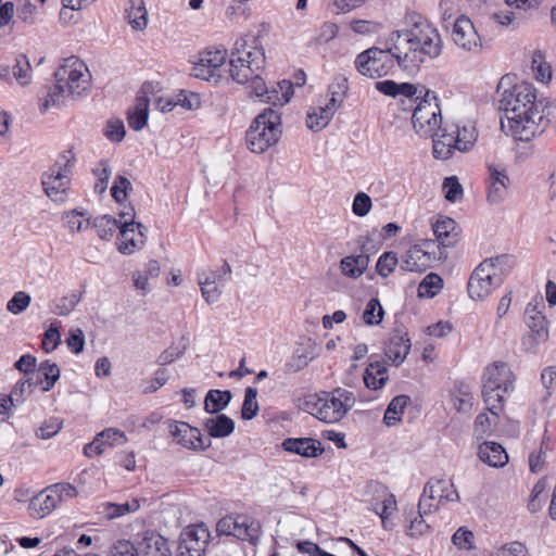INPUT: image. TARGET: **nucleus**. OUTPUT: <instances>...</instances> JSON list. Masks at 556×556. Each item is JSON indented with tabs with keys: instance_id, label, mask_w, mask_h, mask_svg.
Segmentation results:
<instances>
[{
	"instance_id": "obj_1",
	"label": "nucleus",
	"mask_w": 556,
	"mask_h": 556,
	"mask_svg": "<svg viewBox=\"0 0 556 556\" xmlns=\"http://www.w3.org/2000/svg\"><path fill=\"white\" fill-rule=\"evenodd\" d=\"M388 42L395 53L396 64L407 73L418 71L427 56L435 58L442 49L437 28L419 15H409L404 28L390 33Z\"/></svg>"
},
{
	"instance_id": "obj_2",
	"label": "nucleus",
	"mask_w": 556,
	"mask_h": 556,
	"mask_svg": "<svg viewBox=\"0 0 556 556\" xmlns=\"http://www.w3.org/2000/svg\"><path fill=\"white\" fill-rule=\"evenodd\" d=\"M535 88L529 83L516 84L500 94L501 127L508 129L511 136L521 141H529L544 130L543 116L536 104Z\"/></svg>"
},
{
	"instance_id": "obj_3",
	"label": "nucleus",
	"mask_w": 556,
	"mask_h": 556,
	"mask_svg": "<svg viewBox=\"0 0 556 556\" xmlns=\"http://www.w3.org/2000/svg\"><path fill=\"white\" fill-rule=\"evenodd\" d=\"M376 89L386 96L400 98L403 105L418 100L413 111L412 123L419 136L433 137L440 129L442 115L434 91L410 83H396L390 79L377 81Z\"/></svg>"
},
{
	"instance_id": "obj_4",
	"label": "nucleus",
	"mask_w": 556,
	"mask_h": 556,
	"mask_svg": "<svg viewBox=\"0 0 556 556\" xmlns=\"http://www.w3.org/2000/svg\"><path fill=\"white\" fill-rule=\"evenodd\" d=\"M353 392L337 388L325 392L323 396L311 395L305 399L303 409L327 424L340 421L355 405Z\"/></svg>"
},
{
	"instance_id": "obj_5",
	"label": "nucleus",
	"mask_w": 556,
	"mask_h": 556,
	"mask_svg": "<svg viewBox=\"0 0 556 556\" xmlns=\"http://www.w3.org/2000/svg\"><path fill=\"white\" fill-rule=\"evenodd\" d=\"M281 136L280 114L273 109H265L252 122L247 130L245 141L253 153H263L276 144Z\"/></svg>"
},
{
	"instance_id": "obj_6",
	"label": "nucleus",
	"mask_w": 556,
	"mask_h": 556,
	"mask_svg": "<svg viewBox=\"0 0 556 556\" xmlns=\"http://www.w3.org/2000/svg\"><path fill=\"white\" fill-rule=\"evenodd\" d=\"M248 39L239 38L236 40L230 62L229 73L231 78L239 83L245 84L253 78L256 73L263 71L265 66V52L262 47H253L252 50H247Z\"/></svg>"
},
{
	"instance_id": "obj_7",
	"label": "nucleus",
	"mask_w": 556,
	"mask_h": 556,
	"mask_svg": "<svg viewBox=\"0 0 556 556\" xmlns=\"http://www.w3.org/2000/svg\"><path fill=\"white\" fill-rule=\"evenodd\" d=\"M76 488L71 483L59 482L51 484L31 497L28 510L36 519H42L50 515L60 504L76 497Z\"/></svg>"
},
{
	"instance_id": "obj_8",
	"label": "nucleus",
	"mask_w": 556,
	"mask_h": 556,
	"mask_svg": "<svg viewBox=\"0 0 556 556\" xmlns=\"http://www.w3.org/2000/svg\"><path fill=\"white\" fill-rule=\"evenodd\" d=\"M54 78L65 85L68 96L73 99L85 96L90 88V74L84 62L77 58H68L55 71Z\"/></svg>"
},
{
	"instance_id": "obj_9",
	"label": "nucleus",
	"mask_w": 556,
	"mask_h": 556,
	"mask_svg": "<svg viewBox=\"0 0 556 556\" xmlns=\"http://www.w3.org/2000/svg\"><path fill=\"white\" fill-rule=\"evenodd\" d=\"M387 49L369 48L357 55L355 64L357 71L369 77L387 75L396 63V56L391 51V45L386 41Z\"/></svg>"
},
{
	"instance_id": "obj_10",
	"label": "nucleus",
	"mask_w": 556,
	"mask_h": 556,
	"mask_svg": "<svg viewBox=\"0 0 556 556\" xmlns=\"http://www.w3.org/2000/svg\"><path fill=\"white\" fill-rule=\"evenodd\" d=\"M211 533L203 523L188 526L179 536L177 556H205Z\"/></svg>"
},
{
	"instance_id": "obj_11",
	"label": "nucleus",
	"mask_w": 556,
	"mask_h": 556,
	"mask_svg": "<svg viewBox=\"0 0 556 556\" xmlns=\"http://www.w3.org/2000/svg\"><path fill=\"white\" fill-rule=\"evenodd\" d=\"M492 270V264L489 262H481L475 268L467 285L468 294L472 300H484L502 285L501 279Z\"/></svg>"
},
{
	"instance_id": "obj_12",
	"label": "nucleus",
	"mask_w": 556,
	"mask_h": 556,
	"mask_svg": "<svg viewBox=\"0 0 556 556\" xmlns=\"http://www.w3.org/2000/svg\"><path fill=\"white\" fill-rule=\"evenodd\" d=\"M261 526L245 516H227L217 523V531L220 534L232 535L242 541H249L255 545L260 539Z\"/></svg>"
},
{
	"instance_id": "obj_13",
	"label": "nucleus",
	"mask_w": 556,
	"mask_h": 556,
	"mask_svg": "<svg viewBox=\"0 0 556 556\" xmlns=\"http://www.w3.org/2000/svg\"><path fill=\"white\" fill-rule=\"evenodd\" d=\"M118 251L123 254H132L144 244V227L134 222V215L123 212L119 215Z\"/></svg>"
},
{
	"instance_id": "obj_14",
	"label": "nucleus",
	"mask_w": 556,
	"mask_h": 556,
	"mask_svg": "<svg viewBox=\"0 0 556 556\" xmlns=\"http://www.w3.org/2000/svg\"><path fill=\"white\" fill-rule=\"evenodd\" d=\"M168 429L176 442L188 450L204 451L211 446V441L202 437L200 429L187 422L172 421Z\"/></svg>"
},
{
	"instance_id": "obj_15",
	"label": "nucleus",
	"mask_w": 556,
	"mask_h": 556,
	"mask_svg": "<svg viewBox=\"0 0 556 556\" xmlns=\"http://www.w3.org/2000/svg\"><path fill=\"white\" fill-rule=\"evenodd\" d=\"M452 39L454 43L469 52H478L481 48V38L469 17L458 16L452 29Z\"/></svg>"
},
{
	"instance_id": "obj_16",
	"label": "nucleus",
	"mask_w": 556,
	"mask_h": 556,
	"mask_svg": "<svg viewBox=\"0 0 556 556\" xmlns=\"http://www.w3.org/2000/svg\"><path fill=\"white\" fill-rule=\"evenodd\" d=\"M226 50H206L199 54L193 64L191 75L195 78L210 80L226 61Z\"/></svg>"
},
{
	"instance_id": "obj_17",
	"label": "nucleus",
	"mask_w": 556,
	"mask_h": 556,
	"mask_svg": "<svg viewBox=\"0 0 556 556\" xmlns=\"http://www.w3.org/2000/svg\"><path fill=\"white\" fill-rule=\"evenodd\" d=\"M488 172L486 200L489 203L498 204L506 198L509 178L505 168L494 164L488 165Z\"/></svg>"
},
{
	"instance_id": "obj_18",
	"label": "nucleus",
	"mask_w": 556,
	"mask_h": 556,
	"mask_svg": "<svg viewBox=\"0 0 556 556\" xmlns=\"http://www.w3.org/2000/svg\"><path fill=\"white\" fill-rule=\"evenodd\" d=\"M433 261L434 256L430 252L415 244L401 256L400 267L405 271H425Z\"/></svg>"
},
{
	"instance_id": "obj_19",
	"label": "nucleus",
	"mask_w": 556,
	"mask_h": 556,
	"mask_svg": "<svg viewBox=\"0 0 556 556\" xmlns=\"http://www.w3.org/2000/svg\"><path fill=\"white\" fill-rule=\"evenodd\" d=\"M490 380L504 393H508L514 389V374L505 363H494L485 368L483 384H489Z\"/></svg>"
},
{
	"instance_id": "obj_20",
	"label": "nucleus",
	"mask_w": 556,
	"mask_h": 556,
	"mask_svg": "<svg viewBox=\"0 0 556 556\" xmlns=\"http://www.w3.org/2000/svg\"><path fill=\"white\" fill-rule=\"evenodd\" d=\"M42 187L46 194L53 201H62L68 185L67 177L62 173L60 166L50 168L42 177Z\"/></svg>"
},
{
	"instance_id": "obj_21",
	"label": "nucleus",
	"mask_w": 556,
	"mask_h": 556,
	"mask_svg": "<svg viewBox=\"0 0 556 556\" xmlns=\"http://www.w3.org/2000/svg\"><path fill=\"white\" fill-rule=\"evenodd\" d=\"M138 551L140 556H172L168 541L154 531L143 533Z\"/></svg>"
},
{
	"instance_id": "obj_22",
	"label": "nucleus",
	"mask_w": 556,
	"mask_h": 556,
	"mask_svg": "<svg viewBox=\"0 0 556 556\" xmlns=\"http://www.w3.org/2000/svg\"><path fill=\"white\" fill-rule=\"evenodd\" d=\"M281 445L285 451L303 457H317L324 452L321 443L312 438H288Z\"/></svg>"
},
{
	"instance_id": "obj_23",
	"label": "nucleus",
	"mask_w": 556,
	"mask_h": 556,
	"mask_svg": "<svg viewBox=\"0 0 556 556\" xmlns=\"http://www.w3.org/2000/svg\"><path fill=\"white\" fill-rule=\"evenodd\" d=\"M424 489L425 493H429L430 498L437 500L440 505L446 502L459 501V494L451 481L443 479L430 480Z\"/></svg>"
},
{
	"instance_id": "obj_24",
	"label": "nucleus",
	"mask_w": 556,
	"mask_h": 556,
	"mask_svg": "<svg viewBox=\"0 0 556 556\" xmlns=\"http://www.w3.org/2000/svg\"><path fill=\"white\" fill-rule=\"evenodd\" d=\"M140 509V500L134 497L126 503L116 504L112 502H104L98 506V513L106 520H114L127 514L136 513Z\"/></svg>"
},
{
	"instance_id": "obj_25",
	"label": "nucleus",
	"mask_w": 556,
	"mask_h": 556,
	"mask_svg": "<svg viewBox=\"0 0 556 556\" xmlns=\"http://www.w3.org/2000/svg\"><path fill=\"white\" fill-rule=\"evenodd\" d=\"M478 456L480 460L491 467H503L508 462V455L504 447L492 441L480 444Z\"/></svg>"
},
{
	"instance_id": "obj_26",
	"label": "nucleus",
	"mask_w": 556,
	"mask_h": 556,
	"mask_svg": "<svg viewBox=\"0 0 556 556\" xmlns=\"http://www.w3.org/2000/svg\"><path fill=\"white\" fill-rule=\"evenodd\" d=\"M410 350L409 339L401 333H394L389 338L384 348L386 356L392 361L394 365L404 362Z\"/></svg>"
},
{
	"instance_id": "obj_27",
	"label": "nucleus",
	"mask_w": 556,
	"mask_h": 556,
	"mask_svg": "<svg viewBox=\"0 0 556 556\" xmlns=\"http://www.w3.org/2000/svg\"><path fill=\"white\" fill-rule=\"evenodd\" d=\"M338 109V106L329 101L324 105H319L307 114L306 126L314 131L321 130L329 124Z\"/></svg>"
},
{
	"instance_id": "obj_28",
	"label": "nucleus",
	"mask_w": 556,
	"mask_h": 556,
	"mask_svg": "<svg viewBox=\"0 0 556 556\" xmlns=\"http://www.w3.org/2000/svg\"><path fill=\"white\" fill-rule=\"evenodd\" d=\"M438 242L443 247H451L457 240L456 223L450 217H441L432 225Z\"/></svg>"
},
{
	"instance_id": "obj_29",
	"label": "nucleus",
	"mask_w": 556,
	"mask_h": 556,
	"mask_svg": "<svg viewBox=\"0 0 556 556\" xmlns=\"http://www.w3.org/2000/svg\"><path fill=\"white\" fill-rule=\"evenodd\" d=\"M126 18L135 30H143L148 25V11L143 0H128L126 8Z\"/></svg>"
},
{
	"instance_id": "obj_30",
	"label": "nucleus",
	"mask_w": 556,
	"mask_h": 556,
	"mask_svg": "<svg viewBox=\"0 0 556 556\" xmlns=\"http://www.w3.org/2000/svg\"><path fill=\"white\" fill-rule=\"evenodd\" d=\"M369 265V256L365 253L349 255L341 260L340 269L343 276L356 279L361 277Z\"/></svg>"
},
{
	"instance_id": "obj_31",
	"label": "nucleus",
	"mask_w": 556,
	"mask_h": 556,
	"mask_svg": "<svg viewBox=\"0 0 556 556\" xmlns=\"http://www.w3.org/2000/svg\"><path fill=\"white\" fill-rule=\"evenodd\" d=\"M203 427L212 438H226L233 432L235 421L228 416L220 414L216 417L206 418Z\"/></svg>"
},
{
	"instance_id": "obj_32",
	"label": "nucleus",
	"mask_w": 556,
	"mask_h": 556,
	"mask_svg": "<svg viewBox=\"0 0 556 556\" xmlns=\"http://www.w3.org/2000/svg\"><path fill=\"white\" fill-rule=\"evenodd\" d=\"M388 380V369L383 362L370 363L364 372V382L371 390L381 389Z\"/></svg>"
},
{
	"instance_id": "obj_33",
	"label": "nucleus",
	"mask_w": 556,
	"mask_h": 556,
	"mask_svg": "<svg viewBox=\"0 0 556 556\" xmlns=\"http://www.w3.org/2000/svg\"><path fill=\"white\" fill-rule=\"evenodd\" d=\"M149 100L144 96H138L134 108L128 111V125L131 129L141 130L148 122Z\"/></svg>"
},
{
	"instance_id": "obj_34",
	"label": "nucleus",
	"mask_w": 556,
	"mask_h": 556,
	"mask_svg": "<svg viewBox=\"0 0 556 556\" xmlns=\"http://www.w3.org/2000/svg\"><path fill=\"white\" fill-rule=\"evenodd\" d=\"M504 393L498 387L490 380L489 384L482 386V395L488 410L495 417L498 416L504 407Z\"/></svg>"
},
{
	"instance_id": "obj_35",
	"label": "nucleus",
	"mask_w": 556,
	"mask_h": 556,
	"mask_svg": "<svg viewBox=\"0 0 556 556\" xmlns=\"http://www.w3.org/2000/svg\"><path fill=\"white\" fill-rule=\"evenodd\" d=\"M232 394L228 390H210L204 400V410L208 414H217L228 406Z\"/></svg>"
},
{
	"instance_id": "obj_36",
	"label": "nucleus",
	"mask_w": 556,
	"mask_h": 556,
	"mask_svg": "<svg viewBox=\"0 0 556 556\" xmlns=\"http://www.w3.org/2000/svg\"><path fill=\"white\" fill-rule=\"evenodd\" d=\"M68 97L65 85L55 80V84L49 88L48 93L41 103L40 111L45 113L51 108H62L65 105Z\"/></svg>"
},
{
	"instance_id": "obj_37",
	"label": "nucleus",
	"mask_w": 556,
	"mask_h": 556,
	"mask_svg": "<svg viewBox=\"0 0 556 556\" xmlns=\"http://www.w3.org/2000/svg\"><path fill=\"white\" fill-rule=\"evenodd\" d=\"M279 90L276 88L268 89L262 102L271 103L273 105H285L293 96V86L289 80H282L278 84Z\"/></svg>"
},
{
	"instance_id": "obj_38",
	"label": "nucleus",
	"mask_w": 556,
	"mask_h": 556,
	"mask_svg": "<svg viewBox=\"0 0 556 556\" xmlns=\"http://www.w3.org/2000/svg\"><path fill=\"white\" fill-rule=\"evenodd\" d=\"M455 131L456 150L460 152L469 151L477 140V131L472 125L452 126Z\"/></svg>"
},
{
	"instance_id": "obj_39",
	"label": "nucleus",
	"mask_w": 556,
	"mask_h": 556,
	"mask_svg": "<svg viewBox=\"0 0 556 556\" xmlns=\"http://www.w3.org/2000/svg\"><path fill=\"white\" fill-rule=\"evenodd\" d=\"M409 401L410 399L407 395H397L390 402L383 416V421L387 426H393L396 421L401 420L404 408Z\"/></svg>"
},
{
	"instance_id": "obj_40",
	"label": "nucleus",
	"mask_w": 556,
	"mask_h": 556,
	"mask_svg": "<svg viewBox=\"0 0 556 556\" xmlns=\"http://www.w3.org/2000/svg\"><path fill=\"white\" fill-rule=\"evenodd\" d=\"M231 267L227 261H224L222 267L216 270H204L198 275V282H211V285L218 283L224 287V283L229 280Z\"/></svg>"
},
{
	"instance_id": "obj_41",
	"label": "nucleus",
	"mask_w": 556,
	"mask_h": 556,
	"mask_svg": "<svg viewBox=\"0 0 556 556\" xmlns=\"http://www.w3.org/2000/svg\"><path fill=\"white\" fill-rule=\"evenodd\" d=\"M442 287V278L434 273H430L419 283L418 296L431 299L441 291Z\"/></svg>"
},
{
	"instance_id": "obj_42",
	"label": "nucleus",
	"mask_w": 556,
	"mask_h": 556,
	"mask_svg": "<svg viewBox=\"0 0 556 556\" xmlns=\"http://www.w3.org/2000/svg\"><path fill=\"white\" fill-rule=\"evenodd\" d=\"M31 72L33 70L28 59L25 55L20 54L12 67V75L18 85L22 87L29 85L31 83Z\"/></svg>"
},
{
	"instance_id": "obj_43",
	"label": "nucleus",
	"mask_w": 556,
	"mask_h": 556,
	"mask_svg": "<svg viewBox=\"0 0 556 556\" xmlns=\"http://www.w3.org/2000/svg\"><path fill=\"white\" fill-rule=\"evenodd\" d=\"M93 227L97 229L100 239L110 240L115 229L119 228V219L113 218L110 215H102L94 218Z\"/></svg>"
},
{
	"instance_id": "obj_44",
	"label": "nucleus",
	"mask_w": 556,
	"mask_h": 556,
	"mask_svg": "<svg viewBox=\"0 0 556 556\" xmlns=\"http://www.w3.org/2000/svg\"><path fill=\"white\" fill-rule=\"evenodd\" d=\"M525 315L529 331L548 332L545 316L538 309L536 305L529 303Z\"/></svg>"
},
{
	"instance_id": "obj_45",
	"label": "nucleus",
	"mask_w": 556,
	"mask_h": 556,
	"mask_svg": "<svg viewBox=\"0 0 556 556\" xmlns=\"http://www.w3.org/2000/svg\"><path fill=\"white\" fill-rule=\"evenodd\" d=\"M349 84L344 76H336L332 83L328 87V93L330 96L329 102L340 108L348 93Z\"/></svg>"
},
{
	"instance_id": "obj_46",
	"label": "nucleus",
	"mask_w": 556,
	"mask_h": 556,
	"mask_svg": "<svg viewBox=\"0 0 556 556\" xmlns=\"http://www.w3.org/2000/svg\"><path fill=\"white\" fill-rule=\"evenodd\" d=\"M38 379L43 378L42 391H49L60 378V369L55 363L42 362L37 370Z\"/></svg>"
},
{
	"instance_id": "obj_47",
	"label": "nucleus",
	"mask_w": 556,
	"mask_h": 556,
	"mask_svg": "<svg viewBox=\"0 0 556 556\" xmlns=\"http://www.w3.org/2000/svg\"><path fill=\"white\" fill-rule=\"evenodd\" d=\"M257 390L249 387L244 392V400L241 408V417L244 420H251L256 416L260 407L257 403Z\"/></svg>"
},
{
	"instance_id": "obj_48",
	"label": "nucleus",
	"mask_w": 556,
	"mask_h": 556,
	"mask_svg": "<svg viewBox=\"0 0 556 556\" xmlns=\"http://www.w3.org/2000/svg\"><path fill=\"white\" fill-rule=\"evenodd\" d=\"M483 262H489L492 264V271H494L496 277L501 279V283H503L504 277L511 270L515 265L514 257L507 254L490 257Z\"/></svg>"
},
{
	"instance_id": "obj_49",
	"label": "nucleus",
	"mask_w": 556,
	"mask_h": 556,
	"mask_svg": "<svg viewBox=\"0 0 556 556\" xmlns=\"http://www.w3.org/2000/svg\"><path fill=\"white\" fill-rule=\"evenodd\" d=\"M80 300V294L77 292H72L68 295L62 296L55 300L52 313L59 316H66L74 311Z\"/></svg>"
},
{
	"instance_id": "obj_50",
	"label": "nucleus",
	"mask_w": 556,
	"mask_h": 556,
	"mask_svg": "<svg viewBox=\"0 0 556 556\" xmlns=\"http://www.w3.org/2000/svg\"><path fill=\"white\" fill-rule=\"evenodd\" d=\"M451 401L453 407L458 413L466 414L469 413L472 408L473 396L467 389L462 387L451 394Z\"/></svg>"
},
{
	"instance_id": "obj_51",
	"label": "nucleus",
	"mask_w": 556,
	"mask_h": 556,
	"mask_svg": "<svg viewBox=\"0 0 556 556\" xmlns=\"http://www.w3.org/2000/svg\"><path fill=\"white\" fill-rule=\"evenodd\" d=\"M401 263L399 261L397 254L393 251H388L382 253L376 264L377 273L381 277H388L391 273L394 271L397 264Z\"/></svg>"
},
{
	"instance_id": "obj_52",
	"label": "nucleus",
	"mask_w": 556,
	"mask_h": 556,
	"mask_svg": "<svg viewBox=\"0 0 556 556\" xmlns=\"http://www.w3.org/2000/svg\"><path fill=\"white\" fill-rule=\"evenodd\" d=\"M383 308L378 299H370L363 313V319L367 325H379L383 318Z\"/></svg>"
},
{
	"instance_id": "obj_53",
	"label": "nucleus",
	"mask_w": 556,
	"mask_h": 556,
	"mask_svg": "<svg viewBox=\"0 0 556 556\" xmlns=\"http://www.w3.org/2000/svg\"><path fill=\"white\" fill-rule=\"evenodd\" d=\"M93 175L97 178V181L94 184V190L98 193H103L109 185V180L111 177V167L108 163V161L102 160L98 164V166L92 170Z\"/></svg>"
},
{
	"instance_id": "obj_54",
	"label": "nucleus",
	"mask_w": 556,
	"mask_h": 556,
	"mask_svg": "<svg viewBox=\"0 0 556 556\" xmlns=\"http://www.w3.org/2000/svg\"><path fill=\"white\" fill-rule=\"evenodd\" d=\"M532 70L539 81L545 83L552 77L551 65L544 61L543 54L540 51L534 52L532 55Z\"/></svg>"
},
{
	"instance_id": "obj_55",
	"label": "nucleus",
	"mask_w": 556,
	"mask_h": 556,
	"mask_svg": "<svg viewBox=\"0 0 556 556\" xmlns=\"http://www.w3.org/2000/svg\"><path fill=\"white\" fill-rule=\"evenodd\" d=\"M30 302H31V298L28 293H26L24 291H17L8 301L7 309L14 315H18L27 309Z\"/></svg>"
},
{
	"instance_id": "obj_56",
	"label": "nucleus",
	"mask_w": 556,
	"mask_h": 556,
	"mask_svg": "<svg viewBox=\"0 0 556 556\" xmlns=\"http://www.w3.org/2000/svg\"><path fill=\"white\" fill-rule=\"evenodd\" d=\"M64 220L67 228L72 232H80L88 228L89 219L84 218V213L76 210L71 211L64 215Z\"/></svg>"
},
{
	"instance_id": "obj_57",
	"label": "nucleus",
	"mask_w": 556,
	"mask_h": 556,
	"mask_svg": "<svg viewBox=\"0 0 556 556\" xmlns=\"http://www.w3.org/2000/svg\"><path fill=\"white\" fill-rule=\"evenodd\" d=\"M443 190L445 191L446 201L452 203L458 201L463 195V187L455 176H451L444 179Z\"/></svg>"
},
{
	"instance_id": "obj_58",
	"label": "nucleus",
	"mask_w": 556,
	"mask_h": 556,
	"mask_svg": "<svg viewBox=\"0 0 556 556\" xmlns=\"http://www.w3.org/2000/svg\"><path fill=\"white\" fill-rule=\"evenodd\" d=\"M186 349V344H172L159 355L156 362L161 366L172 364L184 355Z\"/></svg>"
},
{
	"instance_id": "obj_59",
	"label": "nucleus",
	"mask_w": 556,
	"mask_h": 556,
	"mask_svg": "<svg viewBox=\"0 0 556 556\" xmlns=\"http://www.w3.org/2000/svg\"><path fill=\"white\" fill-rule=\"evenodd\" d=\"M548 339V332L529 331L521 339V346L526 352H534L538 346Z\"/></svg>"
},
{
	"instance_id": "obj_60",
	"label": "nucleus",
	"mask_w": 556,
	"mask_h": 556,
	"mask_svg": "<svg viewBox=\"0 0 556 556\" xmlns=\"http://www.w3.org/2000/svg\"><path fill=\"white\" fill-rule=\"evenodd\" d=\"M452 542L459 549H471L473 547V533L462 527L453 534Z\"/></svg>"
},
{
	"instance_id": "obj_61",
	"label": "nucleus",
	"mask_w": 556,
	"mask_h": 556,
	"mask_svg": "<svg viewBox=\"0 0 556 556\" xmlns=\"http://www.w3.org/2000/svg\"><path fill=\"white\" fill-rule=\"evenodd\" d=\"M312 359L313 356H309L306 353L295 352L286 364V372L295 374L304 369Z\"/></svg>"
},
{
	"instance_id": "obj_62",
	"label": "nucleus",
	"mask_w": 556,
	"mask_h": 556,
	"mask_svg": "<svg viewBox=\"0 0 556 556\" xmlns=\"http://www.w3.org/2000/svg\"><path fill=\"white\" fill-rule=\"evenodd\" d=\"M106 138L113 142H119L125 137V126L121 119H110L106 123L105 131Z\"/></svg>"
},
{
	"instance_id": "obj_63",
	"label": "nucleus",
	"mask_w": 556,
	"mask_h": 556,
	"mask_svg": "<svg viewBox=\"0 0 556 556\" xmlns=\"http://www.w3.org/2000/svg\"><path fill=\"white\" fill-rule=\"evenodd\" d=\"M130 189V181L124 176H117L111 189V193L114 200L121 203L126 200L128 190Z\"/></svg>"
},
{
	"instance_id": "obj_64",
	"label": "nucleus",
	"mask_w": 556,
	"mask_h": 556,
	"mask_svg": "<svg viewBox=\"0 0 556 556\" xmlns=\"http://www.w3.org/2000/svg\"><path fill=\"white\" fill-rule=\"evenodd\" d=\"M496 556H529V553L522 543L511 542L502 546Z\"/></svg>"
}]
</instances>
